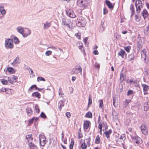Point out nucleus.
<instances>
[{
    "label": "nucleus",
    "instance_id": "obj_58",
    "mask_svg": "<svg viewBox=\"0 0 149 149\" xmlns=\"http://www.w3.org/2000/svg\"><path fill=\"white\" fill-rule=\"evenodd\" d=\"M95 67L97 68H99L100 65L99 64L97 63H95Z\"/></svg>",
    "mask_w": 149,
    "mask_h": 149
},
{
    "label": "nucleus",
    "instance_id": "obj_44",
    "mask_svg": "<svg viewBox=\"0 0 149 149\" xmlns=\"http://www.w3.org/2000/svg\"><path fill=\"white\" fill-rule=\"evenodd\" d=\"M6 93L8 94H11L12 93V91L11 89H6Z\"/></svg>",
    "mask_w": 149,
    "mask_h": 149
},
{
    "label": "nucleus",
    "instance_id": "obj_22",
    "mask_svg": "<svg viewBox=\"0 0 149 149\" xmlns=\"http://www.w3.org/2000/svg\"><path fill=\"white\" fill-rule=\"evenodd\" d=\"M144 34L146 35H149V25L145 28L144 30Z\"/></svg>",
    "mask_w": 149,
    "mask_h": 149
},
{
    "label": "nucleus",
    "instance_id": "obj_55",
    "mask_svg": "<svg viewBox=\"0 0 149 149\" xmlns=\"http://www.w3.org/2000/svg\"><path fill=\"white\" fill-rule=\"evenodd\" d=\"M88 39V38L87 37H86L84 39V42L85 44L86 45H88V43H87V41Z\"/></svg>",
    "mask_w": 149,
    "mask_h": 149
},
{
    "label": "nucleus",
    "instance_id": "obj_64",
    "mask_svg": "<svg viewBox=\"0 0 149 149\" xmlns=\"http://www.w3.org/2000/svg\"><path fill=\"white\" fill-rule=\"evenodd\" d=\"M129 82L130 84H134L135 83V82L134 81L132 80H130Z\"/></svg>",
    "mask_w": 149,
    "mask_h": 149
},
{
    "label": "nucleus",
    "instance_id": "obj_20",
    "mask_svg": "<svg viewBox=\"0 0 149 149\" xmlns=\"http://www.w3.org/2000/svg\"><path fill=\"white\" fill-rule=\"evenodd\" d=\"M106 3L107 6L110 9H112L113 8V6L112 4L109 1L107 0H106Z\"/></svg>",
    "mask_w": 149,
    "mask_h": 149
},
{
    "label": "nucleus",
    "instance_id": "obj_21",
    "mask_svg": "<svg viewBox=\"0 0 149 149\" xmlns=\"http://www.w3.org/2000/svg\"><path fill=\"white\" fill-rule=\"evenodd\" d=\"M131 102V100L126 99L123 103L124 107H126Z\"/></svg>",
    "mask_w": 149,
    "mask_h": 149
},
{
    "label": "nucleus",
    "instance_id": "obj_24",
    "mask_svg": "<svg viewBox=\"0 0 149 149\" xmlns=\"http://www.w3.org/2000/svg\"><path fill=\"white\" fill-rule=\"evenodd\" d=\"M64 105V103L63 102V101L62 100H61L59 101L58 104V109L60 111H61V108L63 107Z\"/></svg>",
    "mask_w": 149,
    "mask_h": 149
},
{
    "label": "nucleus",
    "instance_id": "obj_59",
    "mask_svg": "<svg viewBox=\"0 0 149 149\" xmlns=\"http://www.w3.org/2000/svg\"><path fill=\"white\" fill-rule=\"evenodd\" d=\"M65 114L68 118L70 117L71 116L70 112H66Z\"/></svg>",
    "mask_w": 149,
    "mask_h": 149
},
{
    "label": "nucleus",
    "instance_id": "obj_30",
    "mask_svg": "<svg viewBox=\"0 0 149 149\" xmlns=\"http://www.w3.org/2000/svg\"><path fill=\"white\" fill-rule=\"evenodd\" d=\"M144 110L145 111H147L149 109V104L145 103L144 104Z\"/></svg>",
    "mask_w": 149,
    "mask_h": 149
},
{
    "label": "nucleus",
    "instance_id": "obj_32",
    "mask_svg": "<svg viewBox=\"0 0 149 149\" xmlns=\"http://www.w3.org/2000/svg\"><path fill=\"white\" fill-rule=\"evenodd\" d=\"M34 120V117L33 118L31 119H29L28 121V126H30L33 123Z\"/></svg>",
    "mask_w": 149,
    "mask_h": 149
},
{
    "label": "nucleus",
    "instance_id": "obj_35",
    "mask_svg": "<svg viewBox=\"0 0 149 149\" xmlns=\"http://www.w3.org/2000/svg\"><path fill=\"white\" fill-rule=\"evenodd\" d=\"M126 137L125 134H122L119 138V140H120V141H121L122 140L124 141L125 140Z\"/></svg>",
    "mask_w": 149,
    "mask_h": 149
},
{
    "label": "nucleus",
    "instance_id": "obj_16",
    "mask_svg": "<svg viewBox=\"0 0 149 149\" xmlns=\"http://www.w3.org/2000/svg\"><path fill=\"white\" fill-rule=\"evenodd\" d=\"M141 14L144 19H145L148 15V12L145 9L143 10V11L141 13Z\"/></svg>",
    "mask_w": 149,
    "mask_h": 149
},
{
    "label": "nucleus",
    "instance_id": "obj_36",
    "mask_svg": "<svg viewBox=\"0 0 149 149\" xmlns=\"http://www.w3.org/2000/svg\"><path fill=\"white\" fill-rule=\"evenodd\" d=\"M92 114L91 112H87L85 115V117L91 118L92 117Z\"/></svg>",
    "mask_w": 149,
    "mask_h": 149
},
{
    "label": "nucleus",
    "instance_id": "obj_4",
    "mask_svg": "<svg viewBox=\"0 0 149 149\" xmlns=\"http://www.w3.org/2000/svg\"><path fill=\"white\" fill-rule=\"evenodd\" d=\"M86 23L85 18L81 16L79 17L76 22L77 26L80 27L84 26Z\"/></svg>",
    "mask_w": 149,
    "mask_h": 149
},
{
    "label": "nucleus",
    "instance_id": "obj_47",
    "mask_svg": "<svg viewBox=\"0 0 149 149\" xmlns=\"http://www.w3.org/2000/svg\"><path fill=\"white\" fill-rule=\"evenodd\" d=\"M37 81H45V79L43 77H38L37 79Z\"/></svg>",
    "mask_w": 149,
    "mask_h": 149
},
{
    "label": "nucleus",
    "instance_id": "obj_48",
    "mask_svg": "<svg viewBox=\"0 0 149 149\" xmlns=\"http://www.w3.org/2000/svg\"><path fill=\"white\" fill-rule=\"evenodd\" d=\"M74 143L73 141H71V142L69 146L70 149H73V146L74 145Z\"/></svg>",
    "mask_w": 149,
    "mask_h": 149
},
{
    "label": "nucleus",
    "instance_id": "obj_56",
    "mask_svg": "<svg viewBox=\"0 0 149 149\" xmlns=\"http://www.w3.org/2000/svg\"><path fill=\"white\" fill-rule=\"evenodd\" d=\"M36 112H40V109L38 106H36L35 107Z\"/></svg>",
    "mask_w": 149,
    "mask_h": 149
},
{
    "label": "nucleus",
    "instance_id": "obj_46",
    "mask_svg": "<svg viewBox=\"0 0 149 149\" xmlns=\"http://www.w3.org/2000/svg\"><path fill=\"white\" fill-rule=\"evenodd\" d=\"M116 98L113 97V106L115 107L117 106V103H116Z\"/></svg>",
    "mask_w": 149,
    "mask_h": 149
},
{
    "label": "nucleus",
    "instance_id": "obj_42",
    "mask_svg": "<svg viewBox=\"0 0 149 149\" xmlns=\"http://www.w3.org/2000/svg\"><path fill=\"white\" fill-rule=\"evenodd\" d=\"M14 41L15 44H18L19 42V39L16 37L14 38Z\"/></svg>",
    "mask_w": 149,
    "mask_h": 149
},
{
    "label": "nucleus",
    "instance_id": "obj_14",
    "mask_svg": "<svg viewBox=\"0 0 149 149\" xmlns=\"http://www.w3.org/2000/svg\"><path fill=\"white\" fill-rule=\"evenodd\" d=\"M132 139L134 142H135L136 144H139L140 143L141 138L138 136H135L132 137Z\"/></svg>",
    "mask_w": 149,
    "mask_h": 149
},
{
    "label": "nucleus",
    "instance_id": "obj_25",
    "mask_svg": "<svg viewBox=\"0 0 149 149\" xmlns=\"http://www.w3.org/2000/svg\"><path fill=\"white\" fill-rule=\"evenodd\" d=\"M0 12L2 15H5L6 14V11L4 9L3 6H0Z\"/></svg>",
    "mask_w": 149,
    "mask_h": 149
},
{
    "label": "nucleus",
    "instance_id": "obj_57",
    "mask_svg": "<svg viewBox=\"0 0 149 149\" xmlns=\"http://www.w3.org/2000/svg\"><path fill=\"white\" fill-rule=\"evenodd\" d=\"M135 20L137 22H139L140 20V19L137 15H136L135 16Z\"/></svg>",
    "mask_w": 149,
    "mask_h": 149
},
{
    "label": "nucleus",
    "instance_id": "obj_27",
    "mask_svg": "<svg viewBox=\"0 0 149 149\" xmlns=\"http://www.w3.org/2000/svg\"><path fill=\"white\" fill-rule=\"evenodd\" d=\"M51 25L50 22H46L44 24L43 28L45 29H47L48 27H49Z\"/></svg>",
    "mask_w": 149,
    "mask_h": 149
},
{
    "label": "nucleus",
    "instance_id": "obj_61",
    "mask_svg": "<svg viewBox=\"0 0 149 149\" xmlns=\"http://www.w3.org/2000/svg\"><path fill=\"white\" fill-rule=\"evenodd\" d=\"M93 54L95 55H98V51L97 50H95L93 51Z\"/></svg>",
    "mask_w": 149,
    "mask_h": 149
},
{
    "label": "nucleus",
    "instance_id": "obj_8",
    "mask_svg": "<svg viewBox=\"0 0 149 149\" xmlns=\"http://www.w3.org/2000/svg\"><path fill=\"white\" fill-rule=\"evenodd\" d=\"M140 128L143 134L145 135L148 134V130L146 125L145 124H142L140 126Z\"/></svg>",
    "mask_w": 149,
    "mask_h": 149
},
{
    "label": "nucleus",
    "instance_id": "obj_33",
    "mask_svg": "<svg viewBox=\"0 0 149 149\" xmlns=\"http://www.w3.org/2000/svg\"><path fill=\"white\" fill-rule=\"evenodd\" d=\"M58 95H59L61 96V97H63V95H64V94L62 91V88H60L59 89Z\"/></svg>",
    "mask_w": 149,
    "mask_h": 149
},
{
    "label": "nucleus",
    "instance_id": "obj_6",
    "mask_svg": "<svg viewBox=\"0 0 149 149\" xmlns=\"http://www.w3.org/2000/svg\"><path fill=\"white\" fill-rule=\"evenodd\" d=\"M4 45L6 49L13 48L14 45L12 40L10 39H6L5 41Z\"/></svg>",
    "mask_w": 149,
    "mask_h": 149
},
{
    "label": "nucleus",
    "instance_id": "obj_9",
    "mask_svg": "<svg viewBox=\"0 0 149 149\" xmlns=\"http://www.w3.org/2000/svg\"><path fill=\"white\" fill-rule=\"evenodd\" d=\"M143 42L142 40L140 38H138L136 43L137 49L138 52L141 51L143 47Z\"/></svg>",
    "mask_w": 149,
    "mask_h": 149
},
{
    "label": "nucleus",
    "instance_id": "obj_12",
    "mask_svg": "<svg viewBox=\"0 0 149 149\" xmlns=\"http://www.w3.org/2000/svg\"><path fill=\"white\" fill-rule=\"evenodd\" d=\"M91 123L88 120H86L84 121V131H86L89 127H90Z\"/></svg>",
    "mask_w": 149,
    "mask_h": 149
},
{
    "label": "nucleus",
    "instance_id": "obj_54",
    "mask_svg": "<svg viewBox=\"0 0 149 149\" xmlns=\"http://www.w3.org/2000/svg\"><path fill=\"white\" fill-rule=\"evenodd\" d=\"M108 12V10L107 9L105 8H104L103 9V14L104 15H105Z\"/></svg>",
    "mask_w": 149,
    "mask_h": 149
},
{
    "label": "nucleus",
    "instance_id": "obj_13",
    "mask_svg": "<svg viewBox=\"0 0 149 149\" xmlns=\"http://www.w3.org/2000/svg\"><path fill=\"white\" fill-rule=\"evenodd\" d=\"M20 59L19 57H17L14 60L13 62L11 63V64L14 66H16L17 65L20 63Z\"/></svg>",
    "mask_w": 149,
    "mask_h": 149
},
{
    "label": "nucleus",
    "instance_id": "obj_15",
    "mask_svg": "<svg viewBox=\"0 0 149 149\" xmlns=\"http://www.w3.org/2000/svg\"><path fill=\"white\" fill-rule=\"evenodd\" d=\"M28 145L30 149H37L36 146L31 141L29 142Z\"/></svg>",
    "mask_w": 149,
    "mask_h": 149
},
{
    "label": "nucleus",
    "instance_id": "obj_39",
    "mask_svg": "<svg viewBox=\"0 0 149 149\" xmlns=\"http://www.w3.org/2000/svg\"><path fill=\"white\" fill-rule=\"evenodd\" d=\"M98 103H99V107L100 108H102L103 105V101L102 100H100L98 101Z\"/></svg>",
    "mask_w": 149,
    "mask_h": 149
},
{
    "label": "nucleus",
    "instance_id": "obj_50",
    "mask_svg": "<svg viewBox=\"0 0 149 149\" xmlns=\"http://www.w3.org/2000/svg\"><path fill=\"white\" fill-rule=\"evenodd\" d=\"M40 116L43 118H45L46 117L45 114L44 112H41Z\"/></svg>",
    "mask_w": 149,
    "mask_h": 149
},
{
    "label": "nucleus",
    "instance_id": "obj_40",
    "mask_svg": "<svg viewBox=\"0 0 149 149\" xmlns=\"http://www.w3.org/2000/svg\"><path fill=\"white\" fill-rule=\"evenodd\" d=\"M125 49L128 52H129L131 49V47L130 46H127L124 47Z\"/></svg>",
    "mask_w": 149,
    "mask_h": 149
},
{
    "label": "nucleus",
    "instance_id": "obj_10",
    "mask_svg": "<svg viewBox=\"0 0 149 149\" xmlns=\"http://www.w3.org/2000/svg\"><path fill=\"white\" fill-rule=\"evenodd\" d=\"M39 140L41 146H44L46 143V138L44 135H39Z\"/></svg>",
    "mask_w": 149,
    "mask_h": 149
},
{
    "label": "nucleus",
    "instance_id": "obj_45",
    "mask_svg": "<svg viewBox=\"0 0 149 149\" xmlns=\"http://www.w3.org/2000/svg\"><path fill=\"white\" fill-rule=\"evenodd\" d=\"M87 145L86 144L85 142L81 144V148L82 149H86L87 148Z\"/></svg>",
    "mask_w": 149,
    "mask_h": 149
},
{
    "label": "nucleus",
    "instance_id": "obj_28",
    "mask_svg": "<svg viewBox=\"0 0 149 149\" xmlns=\"http://www.w3.org/2000/svg\"><path fill=\"white\" fill-rule=\"evenodd\" d=\"M142 86L143 88L144 91H146L149 89V86L146 84H143L142 85Z\"/></svg>",
    "mask_w": 149,
    "mask_h": 149
},
{
    "label": "nucleus",
    "instance_id": "obj_49",
    "mask_svg": "<svg viewBox=\"0 0 149 149\" xmlns=\"http://www.w3.org/2000/svg\"><path fill=\"white\" fill-rule=\"evenodd\" d=\"M52 51H47L45 52V55L47 56H49L52 54Z\"/></svg>",
    "mask_w": 149,
    "mask_h": 149
},
{
    "label": "nucleus",
    "instance_id": "obj_1",
    "mask_svg": "<svg viewBox=\"0 0 149 149\" xmlns=\"http://www.w3.org/2000/svg\"><path fill=\"white\" fill-rule=\"evenodd\" d=\"M27 30L28 33L24 32V28L21 26H19L17 27L16 29L17 31L21 34L24 38H26L31 33V31L29 29L26 28Z\"/></svg>",
    "mask_w": 149,
    "mask_h": 149
},
{
    "label": "nucleus",
    "instance_id": "obj_3",
    "mask_svg": "<svg viewBox=\"0 0 149 149\" xmlns=\"http://www.w3.org/2000/svg\"><path fill=\"white\" fill-rule=\"evenodd\" d=\"M89 2V0H78L77 2L78 5L83 9L88 6Z\"/></svg>",
    "mask_w": 149,
    "mask_h": 149
},
{
    "label": "nucleus",
    "instance_id": "obj_34",
    "mask_svg": "<svg viewBox=\"0 0 149 149\" xmlns=\"http://www.w3.org/2000/svg\"><path fill=\"white\" fill-rule=\"evenodd\" d=\"M34 88H35V89L36 88H37V87L36 85H33L31 86L29 88L28 91L29 92H32Z\"/></svg>",
    "mask_w": 149,
    "mask_h": 149
},
{
    "label": "nucleus",
    "instance_id": "obj_38",
    "mask_svg": "<svg viewBox=\"0 0 149 149\" xmlns=\"http://www.w3.org/2000/svg\"><path fill=\"white\" fill-rule=\"evenodd\" d=\"M0 80L1 83L3 85H6L8 83L7 81L4 79H1Z\"/></svg>",
    "mask_w": 149,
    "mask_h": 149
},
{
    "label": "nucleus",
    "instance_id": "obj_52",
    "mask_svg": "<svg viewBox=\"0 0 149 149\" xmlns=\"http://www.w3.org/2000/svg\"><path fill=\"white\" fill-rule=\"evenodd\" d=\"M111 133V130H109V131H106L104 132V134H108L109 135Z\"/></svg>",
    "mask_w": 149,
    "mask_h": 149
},
{
    "label": "nucleus",
    "instance_id": "obj_18",
    "mask_svg": "<svg viewBox=\"0 0 149 149\" xmlns=\"http://www.w3.org/2000/svg\"><path fill=\"white\" fill-rule=\"evenodd\" d=\"M141 55L142 58H144V60H145L146 58V50L144 49L141 52Z\"/></svg>",
    "mask_w": 149,
    "mask_h": 149
},
{
    "label": "nucleus",
    "instance_id": "obj_29",
    "mask_svg": "<svg viewBox=\"0 0 149 149\" xmlns=\"http://www.w3.org/2000/svg\"><path fill=\"white\" fill-rule=\"evenodd\" d=\"M88 106H90L92 103V96L91 94H89L88 96Z\"/></svg>",
    "mask_w": 149,
    "mask_h": 149
},
{
    "label": "nucleus",
    "instance_id": "obj_19",
    "mask_svg": "<svg viewBox=\"0 0 149 149\" xmlns=\"http://www.w3.org/2000/svg\"><path fill=\"white\" fill-rule=\"evenodd\" d=\"M118 54L119 56H120L123 58H124V55L125 54L126 56L127 55L125 51L122 49H121V50L118 52Z\"/></svg>",
    "mask_w": 149,
    "mask_h": 149
},
{
    "label": "nucleus",
    "instance_id": "obj_37",
    "mask_svg": "<svg viewBox=\"0 0 149 149\" xmlns=\"http://www.w3.org/2000/svg\"><path fill=\"white\" fill-rule=\"evenodd\" d=\"M133 93H134L133 91L130 90H129L127 93V95L128 96H129L130 95H133Z\"/></svg>",
    "mask_w": 149,
    "mask_h": 149
},
{
    "label": "nucleus",
    "instance_id": "obj_41",
    "mask_svg": "<svg viewBox=\"0 0 149 149\" xmlns=\"http://www.w3.org/2000/svg\"><path fill=\"white\" fill-rule=\"evenodd\" d=\"M95 142L96 143L98 144L100 142V139L99 135H98L96 137L95 140Z\"/></svg>",
    "mask_w": 149,
    "mask_h": 149
},
{
    "label": "nucleus",
    "instance_id": "obj_60",
    "mask_svg": "<svg viewBox=\"0 0 149 149\" xmlns=\"http://www.w3.org/2000/svg\"><path fill=\"white\" fill-rule=\"evenodd\" d=\"M6 88H2L1 89H0V92H6Z\"/></svg>",
    "mask_w": 149,
    "mask_h": 149
},
{
    "label": "nucleus",
    "instance_id": "obj_23",
    "mask_svg": "<svg viewBox=\"0 0 149 149\" xmlns=\"http://www.w3.org/2000/svg\"><path fill=\"white\" fill-rule=\"evenodd\" d=\"M33 139L32 135V134H29L26 136V140L27 142L31 141Z\"/></svg>",
    "mask_w": 149,
    "mask_h": 149
},
{
    "label": "nucleus",
    "instance_id": "obj_7",
    "mask_svg": "<svg viewBox=\"0 0 149 149\" xmlns=\"http://www.w3.org/2000/svg\"><path fill=\"white\" fill-rule=\"evenodd\" d=\"M82 68L79 65H76L72 70V74H78L80 73L81 74Z\"/></svg>",
    "mask_w": 149,
    "mask_h": 149
},
{
    "label": "nucleus",
    "instance_id": "obj_43",
    "mask_svg": "<svg viewBox=\"0 0 149 149\" xmlns=\"http://www.w3.org/2000/svg\"><path fill=\"white\" fill-rule=\"evenodd\" d=\"M130 9L131 10L132 12H135L134 5L132 4L130 7Z\"/></svg>",
    "mask_w": 149,
    "mask_h": 149
},
{
    "label": "nucleus",
    "instance_id": "obj_31",
    "mask_svg": "<svg viewBox=\"0 0 149 149\" xmlns=\"http://www.w3.org/2000/svg\"><path fill=\"white\" fill-rule=\"evenodd\" d=\"M125 78V76H124L123 73H121L120 79V81L121 83L124 80Z\"/></svg>",
    "mask_w": 149,
    "mask_h": 149
},
{
    "label": "nucleus",
    "instance_id": "obj_51",
    "mask_svg": "<svg viewBox=\"0 0 149 149\" xmlns=\"http://www.w3.org/2000/svg\"><path fill=\"white\" fill-rule=\"evenodd\" d=\"M8 72L10 73H13V71L14 69L12 67L9 68L8 69Z\"/></svg>",
    "mask_w": 149,
    "mask_h": 149
},
{
    "label": "nucleus",
    "instance_id": "obj_63",
    "mask_svg": "<svg viewBox=\"0 0 149 149\" xmlns=\"http://www.w3.org/2000/svg\"><path fill=\"white\" fill-rule=\"evenodd\" d=\"M102 125L101 124H99L98 125V128L100 130V131H101L102 130Z\"/></svg>",
    "mask_w": 149,
    "mask_h": 149
},
{
    "label": "nucleus",
    "instance_id": "obj_5",
    "mask_svg": "<svg viewBox=\"0 0 149 149\" xmlns=\"http://www.w3.org/2000/svg\"><path fill=\"white\" fill-rule=\"evenodd\" d=\"M135 6L136 7V11L137 13L140 12L141 10L143 8L142 1L141 0H137L135 2Z\"/></svg>",
    "mask_w": 149,
    "mask_h": 149
},
{
    "label": "nucleus",
    "instance_id": "obj_62",
    "mask_svg": "<svg viewBox=\"0 0 149 149\" xmlns=\"http://www.w3.org/2000/svg\"><path fill=\"white\" fill-rule=\"evenodd\" d=\"M8 81L11 84H12L14 81L8 78Z\"/></svg>",
    "mask_w": 149,
    "mask_h": 149
},
{
    "label": "nucleus",
    "instance_id": "obj_11",
    "mask_svg": "<svg viewBox=\"0 0 149 149\" xmlns=\"http://www.w3.org/2000/svg\"><path fill=\"white\" fill-rule=\"evenodd\" d=\"M66 13L68 16L71 18H74L76 15L73 11L71 9H68L66 11Z\"/></svg>",
    "mask_w": 149,
    "mask_h": 149
},
{
    "label": "nucleus",
    "instance_id": "obj_17",
    "mask_svg": "<svg viewBox=\"0 0 149 149\" xmlns=\"http://www.w3.org/2000/svg\"><path fill=\"white\" fill-rule=\"evenodd\" d=\"M135 56L134 53H132L130 55H129L128 57V60L129 61H131L133 60Z\"/></svg>",
    "mask_w": 149,
    "mask_h": 149
},
{
    "label": "nucleus",
    "instance_id": "obj_53",
    "mask_svg": "<svg viewBox=\"0 0 149 149\" xmlns=\"http://www.w3.org/2000/svg\"><path fill=\"white\" fill-rule=\"evenodd\" d=\"M86 140L87 141V143L88 145H90V142L91 141V138L90 137H89L88 138L86 139Z\"/></svg>",
    "mask_w": 149,
    "mask_h": 149
},
{
    "label": "nucleus",
    "instance_id": "obj_26",
    "mask_svg": "<svg viewBox=\"0 0 149 149\" xmlns=\"http://www.w3.org/2000/svg\"><path fill=\"white\" fill-rule=\"evenodd\" d=\"M32 95L33 97H37L38 98H40V94L37 92L33 93Z\"/></svg>",
    "mask_w": 149,
    "mask_h": 149
},
{
    "label": "nucleus",
    "instance_id": "obj_2",
    "mask_svg": "<svg viewBox=\"0 0 149 149\" xmlns=\"http://www.w3.org/2000/svg\"><path fill=\"white\" fill-rule=\"evenodd\" d=\"M61 22L62 25L66 26L71 29H73L71 22L69 19L64 17H62Z\"/></svg>",
    "mask_w": 149,
    "mask_h": 149
}]
</instances>
